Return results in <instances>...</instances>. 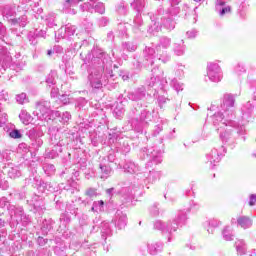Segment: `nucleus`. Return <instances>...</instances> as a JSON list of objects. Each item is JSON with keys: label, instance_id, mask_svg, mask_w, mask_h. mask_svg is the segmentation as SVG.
<instances>
[{"label": "nucleus", "instance_id": "nucleus-1", "mask_svg": "<svg viewBox=\"0 0 256 256\" xmlns=\"http://www.w3.org/2000/svg\"><path fill=\"white\" fill-rule=\"evenodd\" d=\"M253 109L255 106L248 101L241 108V120H232L235 117V95L229 93L223 95L220 106H210L212 123L222 143L235 145L237 139L245 135V126L253 119Z\"/></svg>", "mask_w": 256, "mask_h": 256}, {"label": "nucleus", "instance_id": "nucleus-2", "mask_svg": "<svg viewBox=\"0 0 256 256\" xmlns=\"http://www.w3.org/2000/svg\"><path fill=\"white\" fill-rule=\"evenodd\" d=\"M98 51L99 50H93L92 53H89L84 60V63H89L91 61L92 67H94L90 70L88 75V81L93 89H101L103 85H107L109 77H113L111 72L103 74L105 71L103 66L95 68V65H101V63L105 65V61L101 60L102 57H105L103 52L99 51V56L95 57Z\"/></svg>", "mask_w": 256, "mask_h": 256}, {"label": "nucleus", "instance_id": "nucleus-3", "mask_svg": "<svg viewBox=\"0 0 256 256\" xmlns=\"http://www.w3.org/2000/svg\"><path fill=\"white\" fill-rule=\"evenodd\" d=\"M171 47V38L161 37L156 48L146 47L144 50V57L148 62V65H155V61H161L167 63L171 56L167 53V49Z\"/></svg>", "mask_w": 256, "mask_h": 256}, {"label": "nucleus", "instance_id": "nucleus-4", "mask_svg": "<svg viewBox=\"0 0 256 256\" xmlns=\"http://www.w3.org/2000/svg\"><path fill=\"white\" fill-rule=\"evenodd\" d=\"M185 223H187V212L180 210L172 221L163 222L157 220L154 223V229L161 231V233L171 235V233H175V231H177L179 227H182V225H185Z\"/></svg>", "mask_w": 256, "mask_h": 256}, {"label": "nucleus", "instance_id": "nucleus-5", "mask_svg": "<svg viewBox=\"0 0 256 256\" xmlns=\"http://www.w3.org/2000/svg\"><path fill=\"white\" fill-rule=\"evenodd\" d=\"M51 113L53 114V111H51V103L49 101L41 100L39 102H36V107L33 115L38 117L40 121L51 120Z\"/></svg>", "mask_w": 256, "mask_h": 256}, {"label": "nucleus", "instance_id": "nucleus-6", "mask_svg": "<svg viewBox=\"0 0 256 256\" xmlns=\"http://www.w3.org/2000/svg\"><path fill=\"white\" fill-rule=\"evenodd\" d=\"M3 18L7 20L11 25H19V27H25L27 25V16L23 15L21 18H15V9L10 6H6L2 10Z\"/></svg>", "mask_w": 256, "mask_h": 256}, {"label": "nucleus", "instance_id": "nucleus-7", "mask_svg": "<svg viewBox=\"0 0 256 256\" xmlns=\"http://www.w3.org/2000/svg\"><path fill=\"white\" fill-rule=\"evenodd\" d=\"M163 152L157 150V147L144 148L140 151V157L142 159H149L154 162L155 165H159L163 161Z\"/></svg>", "mask_w": 256, "mask_h": 256}, {"label": "nucleus", "instance_id": "nucleus-8", "mask_svg": "<svg viewBox=\"0 0 256 256\" xmlns=\"http://www.w3.org/2000/svg\"><path fill=\"white\" fill-rule=\"evenodd\" d=\"M207 77L212 83H219L223 79V70L217 62L207 64Z\"/></svg>", "mask_w": 256, "mask_h": 256}, {"label": "nucleus", "instance_id": "nucleus-9", "mask_svg": "<svg viewBox=\"0 0 256 256\" xmlns=\"http://www.w3.org/2000/svg\"><path fill=\"white\" fill-rule=\"evenodd\" d=\"M223 153H225V147L220 146L219 148H213L208 154H206V159L208 163H210L211 167H215L219 161H221Z\"/></svg>", "mask_w": 256, "mask_h": 256}, {"label": "nucleus", "instance_id": "nucleus-10", "mask_svg": "<svg viewBox=\"0 0 256 256\" xmlns=\"http://www.w3.org/2000/svg\"><path fill=\"white\" fill-rule=\"evenodd\" d=\"M13 63V57L7 48H2L0 50V71H6L11 67Z\"/></svg>", "mask_w": 256, "mask_h": 256}, {"label": "nucleus", "instance_id": "nucleus-11", "mask_svg": "<svg viewBox=\"0 0 256 256\" xmlns=\"http://www.w3.org/2000/svg\"><path fill=\"white\" fill-rule=\"evenodd\" d=\"M151 121V112H142L139 118H133L130 123L132 129L139 131L143 127L144 123H149Z\"/></svg>", "mask_w": 256, "mask_h": 256}, {"label": "nucleus", "instance_id": "nucleus-12", "mask_svg": "<svg viewBox=\"0 0 256 256\" xmlns=\"http://www.w3.org/2000/svg\"><path fill=\"white\" fill-rule=\"evenodd\" d=\"M77 32V26L66 24L58 30L59 39H71Z\"/></svg>", "mask_w": 256, "mask_h": 256}, {"label": "nucleus", "instance_id": "nucleus-13", "mask_svg": "<svg viewBox=\"0 0 256 256\" xmlns=\"http://www.w3.org/2000/svg\"><path fill=\"white\" fill-rule=\"evenodd\" d=\"M85 0H63L62 11L67 15H77V10L73 7H77L79 3H83Z\"/></svg>", "mask_w": 256, "mask_h": 256}, {"label": "nucleus", "instance_id": "nucleus-14", "mask_svg": "<svg viewBox=\"0 0 256 256\" xmlns=\"http://www.w3.org/2000/svg\"><path fill=\"white\" fill-rule=\"evenodd\" d=\"M215 9L220 17L231 13V6L227 5L223 0H215Z\"/></svg>", "mask_w": 256, "mask_h": 256}, {"label": "nucleus", "instance_id": "nucleus-15", "mask_svg": "<svg viewBox=\"0 0 256 256\" xmlns=\"http://www.w3.org/2000/svg\"><path fill=\"white\" fill-rule=\"evenodd\" d=\"M114 221L118 229H125V227H127V214L123 213L121 210L116 211Z\"/></svg>", "mask_w": 256, "mask_h": 256}, {"label": "nucleus", "instance_id": "nucleus-16", "mask_svg": "<svg viewBox=\"0 0 256 256\" xmlns=\"http://www.w3.org/2000/svg\"><path fill=\"white\" fill-rule=\"evenodd\" d=\"M173 53L177 57H182V55H185V51H187V46L185 45V41L179 40L178 42H175L173 44Z\"/></svg>", "mask_w": 256, "mask_h": 256}, {"label": "nucleus", "instance_id": "nucleus-17", "mask_svg": "<svg viewBox=\"0 0 256 256\" xmlns=\"http://www.w3.org/2000/svg\"><path fill=\"white\" fill-rule=\"evenodd\" d=\"M237 225L242 229H250L253 226V220L247 216H239L237 218Z\"/></svg>", "mask_w": 256, "mask_h": 256}, {"label": "nucleus", "instance_id": "nucleus-18", "mask_svg": "<svg viewBox=\"0 0 256 256\" xmlns=\"http://www.w3.org/2000/svg\"><path fill=\"white\" fill-rule=\"evenodd\" d=\"M63 151L61 143H58L52 147L51 150L46 151V157L49 159H55V157H59V153Z\"/></svg>", "mask_w": 256, "mask_h": 256}, {"label": "nucleus", "instance_id": "nucleus-19", "mask_svg": "<svg viewBox=\"0 0 256 256\" xmlns=\"http://www.w3.org/2000/svg\"><path fill=\"white\" fill-rule=\"evenodd\" d=\"M5 170L10 179H17L18 177H21V171L17 166L8 165L7 167H5Z\"/></svg>", "mask_w": 256, "mask_h": 256}, {"label": "nucleus", "instance_id": "nucleus-20", "mask_svg": "<svg viewBox=\"0 0 256 256\" xmlns=\"http://www.w3.org/2000/svg\"><path fill=\"white\" fill-rule=\"evenodd\" d=\"M145 97V88H140L136 90L135 92L129 93L128 94V99L130 101H141Z\"/></svg>", "mask_w": 256, "mask_h": 256}, {"label": "nucleus", "instance_id": "nucleus-21", "mask_svg": "<svg viewBox=\"0 0 256 256\" xmlns=\"http://www.w3.org/2000/svg\"><path fill=\"white\" fill-rule=\"evenodd\" d=\"M157 71L158 73H160V75H163V72L159 71V69L154 68L152 70L153 77H151L148 81V87H157V85H159L160 76L159 74H157Z\"/></svg>", "mask_w": 256, "mask_h": 256}, {"label": "nucleus", "instance_id": "nucleus-22", "mask_svg": "<svg viewBox=\"0 0 256 256\" xmlns=\"http://www.w3.org/2000/svg\"><path fill=\"white\" fill-rule=\"evenodd\" d=\"M163 249V244L161 242H152L148 244V251L150 255H155Z\"/></svg>", "mask_w": 256, "mask_h": 256}, {"label": "nucleus", "instance_id": "nucleus-23", "mask_svg": "<svg viewBox=\"0 0 256 256\" xmlns=\"http://www.w3.org/2000/svg\"><path fill=\"white\" fill-rule=\"evenodd\" d=\"M125 173H130L131 175L139 172V166L134 162H126L123 166Z\"/></svg>", "mask_w": 256, "mask_h": 256}, {"label": "nucleus", "instance_id": "nucleus-24", "mask_svg": "<svg viewBox=\"0 0 256 256\" xmlns=\"http://www.w3.org/2000/svg\"><path fill=\"white\" fill-rule=\"evenodd\" d=\"M100 178L101 179H109L111 177V173H113V170L111 169V166L100 164Z\"/></svg>", "mask_w": 256, "mask_h": 256}, {"label": "nucleus", "instance_id": "nucleus-25", "mask_svg": "<svg viewBox=\"0 0 256 256\" xmlns=\"http://www.w3.org/2000/svg\"><path fill=\"white\" fill-rule=\"evenodd\" d=\"M19 119L24 125H29V123L33 121V117L31 116V114H29V112H27V110H21L19 114Z\"/></svg>", "mask_w": 256, "mask_h": 256}, {"label": "nucleus", "instance_id": "nucleus-26", "mask_svg": "<svg viewBox=\"0 0 256 256\" xmlns=\"http://www.w3.org/2000/svg\"><path fill=\"white\" fill-rule=\"evenodd\" d=\"M235 247L238 255H245L247 251V244H245V240H237L235 242Z\"/></svg>", "mask_w": 256, "mask_h": 256}, {"label": "nucleus", "instance_id": "nucleus-27", "mask_svg": "<svg viewBox=\"0 0 256 256\" xmlns=\"http://www.w3.org/2000/svg\"><path fill=\"white\" fill-rule=\"evenodd\" d=\"M53 115H55V117H60V122L63 123L64 125H65V123H69V121L71 119V113H69V112H63L61 115V112L54 111Z\"/></svg>", "mask_w": 256, "mask_h": 256}, {"label": "nucleus", "instance_id": "nucleus-28", "mask_svg": "<svg viewBox=\"0 0 256 256\" xmlns=\"http://www.w3.org/2000/svg\"><path fill=\"white\" fill-rule=\"evenodd\" d=\"M222 236L225 241H233V230L229 226L224 227Z\"/></svg>", "mask_w": 256, "mask_h": 256}, {"label": "nucleus", "instance_id": "nucleus-29", "mask_svg": "<svg viewBox=\"0 0 256 256\" xmlns=\"http://www.w3.org/2000/svg\"><path fill=\"white\" fill-rule=\"evenodd\" d=\"M234 73L239 76L245 75V73H247V68H245V63L243 62L237 63L234 67Z\"/></svg>", "mask_w": 256, "mask_h": 256}, {"label": "nucleus", "instance_id": "nucleus-30", "mask_svg": "<svg viewBox=\"0 0 256 256\" xmlns=\"http://www.w3.org/2000/svg\"><path fill=\"white\" fill-rule=\"evenodd\" d=\"M125 113V107L123 106V102L117 103L114 108V115L117 119L121 118Z\"/></svg>", "mask_w": 256, "mask_h": 256}, {"label": "nucleus", "instance_id": "nucleus-31", "mask_svg": "<svg viewBox=\"0 0 256 256\" xmlns=\"http://www.w3.org/2000/svg\"><path fill=\"white\" fill-rule=\"evenodd\" d=\"M131 7L136 9L138 13H141V11H143V7H145V0H133Z\"/></svg>", "mask_w": 256, "mask_h": 256}, {"label": "nucleus", "instance_id": "nucleus-32", "mask_svg": "<svg viewBox=\"0 0 256 256\" xmlns=\"http://www.w3.org/2000/svg\"><path fill=\"white\" fill-rule=\"evenodd\" d=\"M104 209H105V202H103V200L95 201L93 203L92 211L99 213L101 211H104Z\"/></svg>", "mask_w": 256, "mask_h": 256}, {"label": "nucleus", "instance_id": "nucleus-33", "mask_svg": "<svg viewBox=\"0 0 256 256\" xmlns=\"http://www.w3.org/2000/svg\"><path fill=\"white\" fill-rule=\"evenodd\" d=\"M39 190L43 191V193H53V191H55V188H53L51 182H45L40 185Z\"/></svg>", "mask_w": 256, "mask_h": 256}, {"label": "nucleus", "instance_id": "nucleus-34", "mask_svg": "<svg viewBox=\"0 0 256 256\" xmlns=\"http://www.w3.org/2000/svg\"><path fill=\"white\" fill-rule=\"evenodd\" d=\"M14 215L16 217L17 223H21L24 219H27V216L23 215L22 207L16 208V210L14 211Z\"/></svg>", "mask_w": 256, "mask_h": 256}, {"label": "nucleus", "instance_id": "nucleus-35", "mask_svg": "<svg viewBox=\"0 0 256 256\" xmlns=\"http://www.w3.org/2000/svg\"><path fill=\"white\" fill-rule=\"evenodd\" d=\"M159 179H161V172L155 170L150 171L148 175V180L150 183H155V181H159Z\"/></svg>", "mask_w": 256, "mask_h": 256}, {"label": "nucleus", "instance_id": "nucleus-36", "mask_svg": "<svg viewBox=\"0 0 256 256\" xmlns=\"http://www.w3.org/2000/svg\"><path fill=\"white\" fill-rule=\"evenodd\" d=\"M148 31L155 35V33H159L161 31V26L159 25L158 21L152 20V24L150 25Z\"/></svg>", "mask_w": 256, "mask_h": 256}, {"label": "nucleus", "instance_id": "nucleus-37", "mask_svg": "<svg viewBox=\"0 0 256 256\" xmlns=\"http://www.w3.org/2000/svg\"><path fill=\"white\" fill-rule=\"evenodd\" d=\"M16 103L19 105H25V103H29V99H27V94L21 93L16 95Z\"/></svg>", "mask_w": 256, "mask_h": 256}, {"label": "nucleus", "instance_id": "nucleus-38", "mask_svg": "<svg viewBox=\"0 0 256 256\" xmlns=\"http://www.w3.org/2000/svg\"><path fill=\"white\" fill-rule=\"evenodd\" d=\"M42 136H43V132H40L34 138V142L32 143V145H33V147H35V149H39V147H41V145H43V140L41 139Z\"/></svg>", "mask_w": 256, "mask_h": 256}, {"label": "nucleus", "instance_id": "nucleus-39", "mask_svg": "<svg viewBox=\"0 0 256 256\" xmlns=\"http://www.w3.org/2000/svg\"><path fill=\"white\" fill-rule=\"evenodd\" d=\"M45 21H46V25H48V27L57 26V23H55V14H48L45 17Z\"/></svg>", "mask_w": 256, "mask_h": 256}, {"label": "nucleus", "instance_id": "nucleus-40", "mask_svg": "<svg viewBox=\"0 0 256 256\" xmlns=\"http://www.w3.org/2000/svg\"><path fill=\"white\" fill-rule=\"evenodd\" d=\"M66 249H67V247L64 244H61L60 246H56L54 248V253H55V255H58V256H64Z\"/></svg>", "mask_w": 256, "mask_h": 256}, {"label": "nucleus", "instance_id": "nucleus-41", "mask_svg": "<svg viewBox=\"0 0 256 256\" xmlns=\"http://www.w3.org/2000/svg\"><path fill=\"white\" fill-rule=\"evenodd\" d=\"M163 26L166 27L169 31H171L172 29H175V22L171 18L164 19Z\"/></svg>", "mask_w": 256, "mask_h": 256}, {"label": "nucleus", "instance_id": "nucleus-42", "mask_svg": "<svg viewBox=\"0 0 256 256\" xmlns=\"http://www.w3.org/2000/svg\"><path fill=\"white\" fill-rule=\"evenodd\" d=\"M170 85L173 87V89H175V91H177V93H179V91H183V84L179 83L177 79H173Z\"/></svg>", "mask_w": 256, "mask_h": 256}, {"label": "nucleus", "instance_id": "nucleus-43", "mask_svg": "<svg viewBox=\"0 0 256 256\" xmlns=\"http://www.w3.org/2000/svg\"><path fill=\"white\" fill-rule=\"evenodd\" d=\"M102 235H111V224L109 222L102 223Z\"/></svg>", "mask_w": 256, "mask_h": 256}, {"label": "nucleus", "instance_id": "nucleus-44", "mask_svg": "<svg viewBox=\"0 0 256 256\" xmlns=\"http://www.w3.org/2000/svg\"><path fill=\"white\" fill-rule=\"evenodd\" d=\"M94 10L96 13H100V15H103V13H105V4H103L102 2L96 3L94 6Z\"/></svg>", "mask_w": 256, "mask_h": 256}, {"label": "nucleus", "instance_id": "nucleus-45", "mask_svg": "<svg viewBox=\"0 0 256 256\" xmlns=\"http://www.w3.org/2000/svg\"><path fill=\"white\" fill-rule=\"evenodd\" d=\"M223 223L217 219V218H212L209 220V227H212L213 229H217V227H221Z\"/></svg>", "mask_w": 256, "mask_h": 256}, {"label": "nucleus", "instance_id": "nucleus-46", "mask_svg": "<svg viewBox=\"0 0 256 256\" xmlns=\"http://www.w3.org/2000/svg\"><path fill=\"white\" fill-rule=\"evenodd\" d=\"M43 169H44L46 175H53V173H55V165H53V164H46L43 167Z\"/></svg>", "mask_w": 256, "mask_h": 256}, {"label": "nucleus", "instance_id": "nucleus-47", "mask_svg": "<svg viewBox=\"0 0 256 256\" xmlns=\"http://www.w3.org/2000/svg\"><path fill=\"white\" fill-rule=\"evenodd\" d=\"M124 49H126V51H130L133 52L137 49V46L131 42H126L123 44Z\"/></svg>", "mask_w": 256, "mask_h": 256}, {"label": "nucleus", "instance_id": "nucleus-48", "mask_svg": "<svg viewBox=\"0 0 256 256\" xmlns=\"http://www.w3.org/2000/svg\"><path fill=\"white\" fill-rule=\"evenodd\" d=\"M179 4V0H171L170 1V5H171V7H172V9H174V11L173 10H170V13L172 14V15H177V13H178V11H177V5Z\"/></svg>", "mask_w": 256, "mask_h": 256}, {"label": "nucleus", "instance_id": "nucleus-49", "mask_svg": "<svg viewBox=\"0 0 256 256\" xmlns=\"http://www.w3.org/2000/svg\"><path fill=\"white\" fill-rule=\"evenodd\" d=\"M9 137H11V139H21L22 135L19 130L14 129L9 132Z\"/></svg>", "mask_w": 256, "mask_h": 256}, {"label": "nucleus", "instance_id": "nucleus-50", "mask_svg": "<svg viewBox=\"0 0 256 256\" xmlns=\"http://www.w3.org/2000/svg\"><path fill=\"white\" fill-rule=\"evenodd\" d=\"M185 66L183 65H178L176 68V77H183V75H185Z\"/></svg>", "mask_w": 256, "mask_h": 256}, {"label": "nucleus", "instance_id": "nucleus-51", "mask_svg": "<svg viewBox=\"0 0 256 256\" xmlns=\"http://www.w3.org/2000/svg\"><path fill=\"white\" fill-rule=\"evenodd\" d=\"M1 158L3 161H11V150H4L1 153Z\"/></svg>", "mask_w": 256, "mask_h": 256}, {"label": "nucleus", "instance_id": "nucleus-52", "mask_svg": "<svg viewBox=\"0 0 256 256\" xmlns=\"http://www.w3.org/2000/svg\"><path fill=\"white\" fill-rule=\"evenodd\" d=\"M46 83L51 87V85H55V73H50L46 78Z\"/></svg>", "mask_w": 256, "mask_h": 256}, {"label": "nucleus", "instance_id": "nucleus-53", "mask_svg": "<svg viewBox=\"0 0 256 256\" xmlns=\"http://www.w3.org/2000/svg\"><path fill=\"white\" fill-rule=\"evenodd\" d=\"M117 12L120 15H126L127 14V8L125 7V3H120V5L117 7Z\"/></svg>", "mask_w": 256, "mask_h": 256}, {"label": "nucleus", "instance_id": "nucleus-54", "mask_svg": "<svg viewBox=\"0 0 256 256\" xmlns=\"http://www.w3.org/2000/svg\"><path fill=\"white\" fill-rule=\"evenodd\" d=\"M87 197H97V189L89 188L86 190Z\"/></svg>", "mask_w": 256, "mask_h": 256}, {"label": "nucleus", "instance_id": "nucleus-55", "mask_svg": "<svg viewBox=\"0 0 256 256\" xmlns=\"http://www.w3.org/2000/svg\"><path fill=\"white\" fill-rule=\"evenodd\" d=\"M7 124V114L3 113L0 115V127H5Z\"/></svg>", "mask_w": 256, "mask_h": 256}, {"label": "nucleus", "instance_id": "nucleus-56", "mask_svg": "<svg viewBox=\"0 0 256 256\" xmlns=\"http://www.w3.org/2000/svg\"><path fill=\"white\" fill-rule=\"evenodd\" d=\"M85 105H87V100L85 98H79L77 100L76 107H79V109H81V107H85Z\"/></svg>", "mask_w": 256, "mask_h": 256}, {"label": "nucleus", "instance_id": "nucleus-57", "mask_svg": "<svg viewBox=\"0 0 256 256\" xmlns=\"http://www.w3.org/2000/svg\"><path fill=\"white\" fill-rule=\"evenodd\" d=\"M121 195H125L126 197H131L133 195V191L129 188H122Z\"/></svg>", "mask_w": 256, "mask_h": 256}, {"label": "nucleus", "instance_id": "nucleus-58", "mask_svg": "<svg viewBox=\"0 0 256 256\" xmlns=\"http://www.w3.org/2000/svg\"><path fill=\"white\" fill-rule=\"evenodd\" d=\"M188 39H195L197 37V30H190L186 32Z\"/></svg>", "mask_w": 256, "mask_h": 256}, {"label": "nucleus", "instance_id": "nucleus-59", "mask_svg": "<svg viewBox=\"0 0 256 256\" xmlns=\"http://www.w3.org/2000/svg\"><path fill=\"white\" fill-rule=\"evenodd\" d=\"M59 101H61V103H63L64 105H67L69 103V96L63 94L59 96Z\"/></svg>", "mask_w": 256, "mask_h": 256}, {"label": "nucleus", "instance_id": "nucleus-60", "mask_svg": "<svg viewBox=\"0 0 256 256\" xmlns=\"http://www.w3.org/2000/svg\"><path fill=\"white\" fill-rule=\"evenodd\" d=\"M256 203V194H251L249 196V202L248 204L250 205V207H253Z\"/></svg>", "mask_w": 256, "mask_h": 256}, {"label": "nucleus", "instance_id": "nucleus-61", "mask_svg": "<svg viewBox=\"0 0 256 256\" xmlns=\"http://www.w3.org/2000/svg\"><path fill=\"white\" fill-rule=\"evenodd\" d=\"M28 39H29V42H30V45H37V38H35L34 36H33V34H29L28 35Z\"/></svg>", "mask_w": 256, "mask_h": 256}, {"label": "nucleus", "instance_id": "nucleus-62", "mask_svg": "<svg viewBox=\"0 0 256 256\" xmlns=\"http://www.w3.org/2000/svg\"><path fill=\"white\" fill-rule=\"evenodd\" d=\"M37 243L38 245H40L41 247H43V245H47V239L39 236L37 239Z\"/></svg>", "mask_w": 256, "mask_h": 256}, {"label": "nucleus", "instance_id": "nucleus-63", "mask_svg": "<svg viewBox=\"0 0 256 256\" xmlns=\"http://www.w3.org/2000/svg\"><path fill=\"white\" fill-rule=\"evenodd\" d=\"M50 95H51V97H59V89H57V88H55V86H53L51 89Z\"/></svg>", "mask_w": 256, "mask_h": 256}, {"label": "nucleus", "instance_id": "nucleus-64", "mask_svg": "<svg viewBox=\"0 0 256 256\" xmlns=\"http://www.w3.org/2000/svg\"><path fill=\"white\" fill-rule=\"evenodd\" d=\"M249 84H250L251 90L256 92V80H250Z\"/></svg>", "mask_w": 256, "mask_h": 256}]
</instances>
